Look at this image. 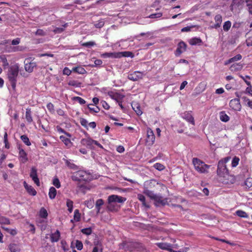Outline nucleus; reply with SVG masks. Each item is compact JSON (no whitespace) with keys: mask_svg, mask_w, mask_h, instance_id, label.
<instances>
[{"mask_svg":"<svg viewBox=\"0 0 252 252\" xmlns=\"http://www.w3.org/2000/svg\"><path fill=\"white\" fill-rule=\"evenodd\" d=\"M35 34L37 35L45 36L46 34V33L43 30L39 29L37 30Z\"/></svg>","mask_w":252,"mask_h":252,"instance_id":"nucleus-60","label":"nucleus"},{"mask_svg":"<svg viewBox=\"0 0 252 252\" xmlns=\"http://www.w3.org/2000/svg\"><path fill=\"white\" fill-rule=\"evenodd\" d=\"M21 140L27 146H30L31 143L29 140V138L26 135H22L20 136Z\"/></svg>","mask_w":252,"mask_h":252,"instance_id":"nucleus-43","label":"nucleus"},{"mask_svg":"<svg viewBox=\"0 0 252 252\" xmlns=\"http://www.w3.org/2000/svg\"><path fill=\"white\" fill-rule=\"evenodd\" d=\"M24 187L26 189L27 192L32 196H35L36 194V191L31 186H29L26 182H24Z\"/></svg>","mask_w":252,"mask_h":252,"instance_id":"nucleus-25","label":"nucleus"},{"mask_svg":"<svg viewBox=\"0 0 252 252\" xmlns=\"http://www.w3.org/2000/svg\"><path fill=\"white\" fill-rule=\"evenodd\" d=\"M53 184L55 186L57 189H59L61 187V183L58 178H55L53 181Z\"/></svg>","mask_w":252,"mask_h":252,"instance_id":"nucleus-55","label":"nucleus"},{"mask_svg":"<svg viewBox=\"0 0 252 252\" xmlns=\"http://www.w3.org/2000/svg\"><path fill=\"white\" fill-rule=\"evenodd\" d=\"M19 71L20 66L17 63L11 65L8 68L7 77L13 90L16 89Z\"/></svg>","mask_w":252,"mask_h":252,"instance_id":"nucleus-1","label":"nucleus"},{"mask_svg":"<svg viewBox=\"0 0 252 252\" xmlns=\"http://www.w3.org/2000/svg\"><path fill=\"white\" fill-rule=\"evenodd\" d=\"M107 209L110 212H117L119 210V207L113 204V203H108Z\"/></svg>","mask_w":252,"mask_h":252,"instance_id":"nucleus-33","label":"nucleus"},{"mask_svg":"<svg viewBox=\"0 0 252 252\" xmlns=\"http://www.w3.org/2000/svg\"><path fill=\"white\" fill-rule=\"evenodd\" d=\"M156 245L160 249L167 250L170 252H177L171 248V244L167 243H157Z\"/></svg>","mask_w":252,"mask_h":252,"instance_id":"nucleus-19","label":"nucleus"},{"mask_svg":"<svg viewBox=\"0 0 252 252\" xmlns=\"http://www.w3.org/2000/svg\"><path fill=\"white\" fill-rule=\"evenodd\" d=\"M104 204V201L102 199H98L96 201L95 208L96 209V214L99 213L101 207Z\"/></svg>","mask_w":252,"mask_h":252,"instance_id":"nucleus-34","label":"nucleus"},{"mask_svg":"<svg viewBox=\"0 0 252 252\" xmlns=\"http://www.w3.org/2000/svg\"><path fill=\"white\" fill-rule=\"evenodd\" d=\"M246 188L250 189L252 187V178H248L244 182Z\"/></svg>","mask_w":252,"mask_h":252,"instance_id":"nucleus-47","label":"nucleus"},{"mask_svg":"<svg viewBox=\"0 0 252 252\" xmlns=\"http://www.w3.org/2000/svg\"><path fill=\"white\" fill-rule=\"evenodd\" d=\"M192 164L195 170L200 173H207L210 167V165L205 164L204 162L197 158H193Z\"/></svg>","mask_w":252,"mask_h":252,"instance_id":"nucleus-4","label":"nucleus"},{"mask_svg":"<svg viewBox=\"0 0 252 252\" xmlns=\"http://www.w3.org/2000/svg\"><path fill=\"white\" fill-rule=\"evenodd\" d=\"M80 143L82 145L86 146L87 148L90 149H93L94 148V145H96L99 148H103V146L98 143V141L93 140L90 137L82 139Z\"/></svg>","mask_w":252,"mask_h":252,"instance_id":"nucleus-7","label":"nucleus"},{"mask_svg":"<svg viewBox=\"0 0 252 252\" xmlns=\"http://www.w3.org/2000/svg\"><path fill=\"white\" fill-rule=\"evenodd\" d=\"M81 231L83 234L87 235H89L92 233V230L91 227L82 229Z\"/></svg>","mask_w":252,"mask_h":252,"instance_id":"nucleus-51","label":"nucleus"},{"mask_svg":"<svg viewBox=\"0 0 252 252\" xmlns=\"http://www.w3.org/2000/svg\"><path fill=\"white\" fill-rule=\"evenodd\" d=\"M80 123L83 126L88 129V122L87 120L84 118H80Z\"/></svg>","mask_w":252,"mask_h":252,"instance_id":"nucleus-57","label":"nucleus"},{"mask_svg":"<svg viewBox=\"0 0 252 252\" xmlns=\"http://www.w3.org/2000/svg\"><path fill=\"white\" fill-rule=\"evenodd\" d=\"M36 66V63L31 58H27L24 61V67L27 72L31 73Z\"/></svg>","mask_w":252,"mask_h":252,"instance_id":"nucleus-9","label":"nucleus"},{"mask_svg":"<svg viewBox=\"0 0 252 252\" xmlns=\"http://www.w3.org/2000/svg\"><path fill=\"white\" fill-rule=\"evenodd\" d=\"M219 180L223 184H233L235 182L236 179L234 176L230 175L229 173L219 177Z\"/></svg>","mask_w":252,"mask_h":252,"instance_id":"nucleus-8","label":"nucleus"},{"mask_svg":"<svg viewBox=\"0 0 252 252\" xmlns=\"http://www.w3.org/2000/svg\"><path fill=\"white\" fill-rule=\"evenodd\" d=\"M3 138L5 148L7 149H9L10 148V144L8 141L7 134L6 132H5Z\"/></svg>","mask_w":252,"mask_h":252,"instance_id":"nucleus-50","label":"nucleus"},{"mask_svg":"<svg viewBox=\"0 0 252 252\" xmlns=\"http://www.w3.org/2000/svg\"><path fill=\"white\" fill-rule=\"evenodd\" d=\"M0 224H10V220L5 217L1 216L0 215Z\"/></svg>","mask_w":252,"mask_h":252,"instance_id":"nucleus-40","label":"nucleus"},{"mask_svg":"<svg viewBox=\"0 0 252 252\" xmlns=\"http://www.w3.org/2000/svg\"><path fill=\"white\" fill-rule=\"evenodd\" d=\"M83 245L82 242L79 240L76 241V248L78 250H81L83 249Z\"/></svg>","mask_w":252,"mask_h":252,"instance_id":"nucleus-58","label":"nucleus"},{"mask_svg":"<svg viewBox=\"0 0 252 252\" xmlns=\"http://www.w3.org/2000/svg\"><path fill=\"white\" fill-rule=\"evenodd\" d=\"M108 95L112 99L116 101L117 102L119 101L121 102V100H123L124 98L125 97L124 95L118 93H115L112 91L108 92Z\"/></svg>","mask_w":252,"mask_h":252,"instance_id":"nucleus-18","label":"nucleus"},{"mask_svg":"<svg viewBox=\"0 0 252 252\" xmlns=\"http://www.w3.org/2000/svg\"><path fill=\"white\" fill-rule=\"evenodd\" d=\"M72 71L80 74H84L87 73V71L85 68L80 66L73 67L72 68Z\"/></svg>","mask_w":252,"mask_h":252,"instance_id":"nucleus-32","label":"nucleus"},{"mask_svg":"<svg viewBox=\"0 0 252 252\" xmlns=\"http://www.w3.org/2000/svg\"><path fill=\"white\" fill-rule=\"evenodd\" d=\"M244 2V0H232V3L230 6L231 11H233L234 9H236L241 6Z\"/></svg>","mask_w":252,"mask_h":252,"instance_id":"nucleus-20","label":"nucleus"},{"mask_svg":"<svg viewBox=\"0 0 252 252\" xmlns=\"http://www.w3.org/2000/svg\"><path fill=\"white\" fill-rule=\"evenodd\" d=\"M231 26V23L230 21H227L224 22L223 25V29L225 32H227L229 30Z\"/></svg>","mask_w":252,"mask_h":252,"instance_id":"nucleus-46","label":"nucleus"},{"mask_svg":"<svg viewBox=\"0 0 252 252\" xmlns=\"http://www.w3.org/2000/svg\"><path fill=\"white\" fill-rule=\"evenodd\" d=\"M236 215L240 218H249V215L247 214V213L246 212H245L243 210H241L236 211Z\"/></svg>","mask_w":252,"mask_h":252,"instance_id":"nucleus-39","label":"nucleus"},{"mask_svg":"<svg viewBox=\"0 0 252 252\" xmlns=\"http://www.w3.org/2000/svg\"><path fill=\"white\" fill-rule=\"evenodd\" d=\"M187 44L184 41L180 42L177 46V48L175 51L176 56H179L182 53L185 52L187 49Z\"/></svg>","mask_w":252,"mask_h":252,"instance_id":"nucleus-16","label":"nucleus"},{"mask_svg":"<svg viewBox=\"0 0 252 252\" xmlns=\"http://www.w3.org/2000/svg\"><path fill=\"white\" fill-rule=\"evenodd\" d=\"M132 109L136 112L137 115L140 116L142 114V111L141 109V107L138 103H132L131 104Z\"/></svg>","mask_w":252,"mask_h":252,"instance_id":"nucleus-28","label":"nucleus"},{"mask_svg":"<svg viewBox=\"0 0 252 252\" xmlns=\"http://www.w3.org/2000/svg\"><path fill=\"white\" fill-rule=\"evenodd\" d=\"M120 53H108L106 52L101 55V57L102 58H118L120 57Z\"/></svg>","mask_w":252,"mask_h":252,"instance_id":"nucleus-23","label":"nucleus"},{"mask_svg":"<svg viewBox=\"0 0 252 252\" xmlns=\"http://www.w3.org/2000/svg\"><path fill=\"white\" fill-rule=\"evenodd\" d=\"M230 159V157H226L219 161L217 169V174L219 177L228 173V170L226 168L225 164Z\"/></svg>","mask_w":252,"mask_h":252,"instance_id":"nucleus-6","label":"nucleus"},{"mask_svg":"<svg viewBox=\"0 0 252 252\" xmlns=\"http://www.w3.org/2000/svg\"><path fill=\"white\" fill-rule=\"evenodd\" d=\"M149 197L155 200L157 203L160 204H164V201L162 199V197L161 195H158L156 194H155L154 193H153L152 195H150L149 196Z\"/></svg>","mask_w":252,"mask_h":252,"instance_id":"nucleus-21","label":"nucleus"},{"mask_svg":"<svg viewBox=\"0 0 252 252\" xmlns=\"http://www.w3.org/2000/svg\"><path fill=\"white\" fill-rule=\"evenodd\" d=\"M49 197L51 199H53L55 198L56 195H57V190L56 189L53 187H51L49 189Z\"/></svg>","mask_w":252,"mask_h":252,"instance_id":"nucleus-36","label":"nucleus"},{"mask_svg":"<svg viewBox=\"0 0 252 252\" xmlns=\"http://www.w3.org/2000/svg\"><path fill=\"white\" fill-rule=\"evenodd\" d=\"M73 220H71V222H73L74 220L76 222H78L81 219V214L79 213V211L78 209H76L74 212V217Z\"/></svg>","mask_w":252,"mask_h":252,"instance_id":"nucleus-35","label":"nucleus"},{"mask_svg":"<svg viewBox=\"0 0 252 252\" xmlns=\"http://www.w3.org/2000/svg\"><path fill=\"white\" fill-rule=\"evenodd\" d=\"M220 119L223 122H227L229 121V117L226 114L225 111H221L220 112Z\"/></svg>","mask_w":252,"mask_h":252,"instance_id":"nucleus-30","label":"nucleus"},{"mask_svg":"<svg viewBox=\"0 0 252 252\" xmlns=\"http://www.w3.org/2000/svg\"><path fill=\"white\" fill-rule=\"evenodd\" d=\"M202 42V40L198 37H193L189 40V43L191 45H199Z\"/></svg>","mask_w":252,"mask_h":252,"instance_id":"nucleus-31","label":"nucleus"},{"mask_svg":"<svg viewBox=\"0 0 252 252\" xmlns=\"http://www.w3.org/2000/svg\"><path fill=\"white\" fill-rule=\"evenodd\" d=\"M155 141V135L151 128L148 127L147 129V136L146 144L148 146H152Z\"/></svg>","mask_w":252,"mask_h":252,"instance_id":"nucleus-10","label":"nucleus"},{"mask_svg":"<svg viewBox=\"0 0 252 252\" xmlns=\"http://www.w3.org/2000/svg\"><path fill=\"white\" fill-rule=\"evenodd\" d=\"M67 26V23H65L63 25L62 28H56L54 30L53 32L55 33H60L63 32L64 31V29Z\"/></svg>","mask_w":252,"mask_h":252,"instance_id":"nucleus-42","label":"nucleus"},{"mask_svg":"<svg viewBox=\"0 0 252 252\" xmlns=\"http://www.w3.org/2000/svg\"><path fill=\"white\" fill-rule=\"evenodd\" d=\"M66 206L68 208V212L71 213L73 211V202L71 200L67 199L66 200Z\"/></svg>","mask_w":252,"mask_h":252,"instance_id":"nucleus-41","label":"nucleus"},{"mask_svg":"<svg viewBox=\"0 0 252 252\" xmlns=\"http://www.w3.org/2000/svg\"><path fill=\"white\" fill-rule=\"evenodd\" d=\"M154 166L156 169L159 171H161L163 170L165 168L164 166L160 163H155Z\"/></svg>","mask_w":252,"mask_h":252,"instance_id":"nucleus-54","label":"nucleus"},{"mask_svg":"<svg viewBox=\"0 0 252 252\" xmlns=\"http://www.w3.org/2000/svg\"><path fill=\"white\" fill-rule=\"evenodd\" d=\"M229 105L230 107L235 111H239L241 109L240 100L238 98L231 99L229 102Z\"/></svg>","mask_w":252,"mask_h":252,"instance_id":"nucleus-15","label":"nucleus"},{"mask_svg":"<svg viewBox=\"0 0 252 252\" xmlns=\"http://www.w3.org/2000/svg\"><path fill=\"white\" fill-rule=\"evenodd\" d=\"M30 176L37 186H40L39 180L37 176V170L35 167L31 168Z\"/></svg>","mask_w":252,"mask_h":252,"instance_id":"nucleus-14","label":"nucleus"},{"mask_svg":"<svg viewBox=\"0 0 252 252\" xmlns=\"http://www.w3.org/2000/svg\"><path fill=\"white\" fill-rule=\"evenodd\" d=\"M2 63V66L4 68L9 66V63L5 55H0V63Z\"/></svg>","mask_w":252,"mask_h":252,"instance_id":"nucleus-38","label":"nucleus"},{"mask_svg":"<svg viewBox=\"0 0 252 252\" xmlns=\"http://www.w3.org/2000/svg\"><path fill=\"white\" fill-rule=\"evenodd\" d=\"M39 216L41 218L46 219L48 216L47 210L43 207L41 208L39 211Z\"/></svg>","mask_w":252,"mask_h":252,"instance_id":"nucleus-44","label":"nucleus"},{"mask_svg":"<svg viewBox=\"0 0 252 252\" xmlns=\"http://www.w3.org/2000/svg\"><path fill=\"white\" fill-rule=\"evenodd\" d=\"M46 106H47V108L50 112H52L54 111V106L52 103H51V102L48 103L47 104Z\"/></svg>","mask_w":252,"mask_h":252,"instance_id":"nucleus-62","label":"nucleus"},{"mask_svg":"<svg viewBox=\"0 0 252 252\" xmlns=\"http://www.w3.org/2000/svg\"><path fill=\"white\" fill-rule=\"evenodd\" d=\"M182 118L192 125H195V121L191 111L185 112L183 114Z\"/></svg>","mask_w":252,"mask_h":252,"instance_id":"nucleus-17","label":"nucleus"},{"mask_svg":"<svg viewBox=\"0 0 252 252\" xmlns=\"http://www.w3.org/2000/svg\"><path fill=\"white\" fill-rule=\"evenodd\" d=\"M56 129H57V130L59 132L64 133L66 135H67L68 137H71V134L70 133H69L68 132H66L63 128H62L59 126H56Z\"/></svg>","mask_w":252,"mask_h":252,"instance_id":"nucleus-49","label":"nucleus"},{"mask_svg":"<svg viewBox=\"0 0 252 252\" xmlns=\"http://www.w3.org/2000/svg\"><path fill=\"white\" fill-rule=\"evenodd\" d=\"M73 99L74 100L78 101L80 104H84L86 103V101L79 96H74Z\"/></svg>","mask_w":252,"mask_h":252,"instance_id":"nucleus-56","label":"nucleus"},{"mask_svg":"<svg viewBox=\"0 0 252 252\" xmlns=\"http://www.w3.org/2000/svg\"><path fill=\"white\" fill-rule=\"evenodd\" d=\"M25 119L28 124H31L33 122L31 109L28 108L26 109L25 113Z\"/></svg>","mask_w":252,"mask_h":252,"instance_id":"nucleus-24","label":"nucleus"},{"mask_svg":"<svg viewBox=\"0 0 252 252\" xmlns=\"http://www.w3.org/2000/svg\"><path fill=\"white\" fill-rule=\"evenodd\" d=\"M214 20L215 24L212 26L213 28L216 29L220 27L222 22V16L220 14H217L215 16Z\"/></svg>","mask_w":252,"mask_h":252,"instance_id":"nucleus-22","label":"nucleus"},{"mask_svg":"<svg viewBox=\"0 0 252 252\" xmlns=\"http://www.w3.org/2000/svg\"><path fill=\"white\" fill-rule=\"evenodd\" d=\"M240 159L238 157H235L233 158L231 165L232 167H236L238 165Z\"/></svg>","mask_w":252,"mask_h":252,"instance_id":"nucleus-52","label":"nucleus"},{"mask_svg":"<svg viewBox=\"0 0 252 252\" xmlns=\"http://www.w3.org/2000/svg\"><path fill=\"white\" fill-rule=\"evenodd\" d=\"M138 199L141 202H142V204L143 205H145V204H146V199H145V196L143 195H142L141 194H138Z\"/></svg>","mask_w":252,"mask_h":252,"instance_id":"nucleus-61","label":"nucleus"},{"mask_svg":"<svg viewBox=\"0 0 252 252\" xmlns=\"http://www.w3.org/2000/svg\"><path fill=\"white\" fill-rule=\"evenodd\" d=\"M243 64L241 63H233L229 68V69L233 72L238 71L242 69Z\"/></svg>","mask_w":252,"mask_h":252,"instance_id":"nucleus-26","label":"nucleus"},{"mask_svg":"<svg viewBox=\"0 0 252 252\" xmlns=\"http://www.w3.org/2000/svg\"><path fill=\"white\" fill-rule=\"evenodd\" d=\"M60 232L59 230H57L56 232L54 233H52L51 235V241L52 242H58L60 238Z\"/></svg>","mask_w":252,"mask_h":252,"instance_id":"nucleus-29","label":"nucleus"},{"mask_svg":"<svg viewBox=\"0 0 252 252\" xmlns=\"http://www.w3.org/2000/svg\"><path fill=\"white\" fill-rule=\"evenodd\" d=\"M246 6L249 14L252 15V3H246Z\"/></svg>","mask_w":252,"mask_h":252,"instance_id":"nucleus-64","label":"nucleus"},{"mask_svg":"<svg viewBox=\"0 0 252 252\" xmlns=\"http://www.w3.org/2000/svg\"><path fill=\"white\" fill-rule=\"evenodd\" d=\"M91 174L84 170H79L74 172L71 177L73 181H85L91 180Z\"/></svg>","mask_w":252,"mask_h":252,"instance_id":"nucleus-5","label":"nucleus"},{"mask_svg":"<svg viewBox=\"0 0 252 252\" xmlns=\"http://www.w3.org/2000/svg\"><path fill=\"white\" fill-rule=\"evenodd\" d=\"M242 57L240 54H237L235 56L229 59L227 61H225L224 63V65H227L229 63H234L235 62L240 60L242 59Z\"/></svg>","mask_w":252,"mask_h":252,"instance_id":"nucleus-27","label":"nucleus"},{"mask_svg":"<svg viewBox=\"0 0 252 252\" xmlns=\"http://www.w3.org/2000/svg\"><path fill=\"white\" fill-rule=\"evenodd\" d=\"M60 139L66 146L70 147L71 146L72 142L68 138H67L63 135H61L60 137Z\"/></svg>","mask_w":252,"mask_h":252,"instance_id":"nucleus-37","label":"nucleus"},{"mask_svg":"<svg viewBox=\"0 0 252 252\" xmlns=\"http://www.w3.org/2000/svg\"><path fill=\"white\" fill-rule=\"evenodd\" d=\"M144 75L143 72L136 71L128 74L127 77L130 80L136 81L142 79Z\"/></svg>","mask_w":252,"mask_h":252,"instance_id":"nucleus-11","label":"nucleus"},{"mask_svg":"<svg viewBox=\"0 0 252 252\" xmlns=\"http://www.w3.org/2000/svg\"><path fill=\"white\" fill-rule=\"evenodd\" d=\"M158 185H159L161 188L165 187V185L158 183L155 180H151L145 182L144 184V193L148 196L152 195L154 193V189Z\"/></svg>","mask_w":252,"mask_h":252,"instance_id":"nucleus-3","label":"nucleus"},{"mask_svg":"<svg viewBox=\"0 0 252 252\" xmlns=\"http://www.w3.org/2000/svg\"><path fill=\"white\" fill-rule=\"evenodd\" d=\"M162 15V14L161 13H154V14H151L149 16V17L150 18L154 19V18H159V17H161Z\"/></svg>","mask_w":252,"mask_h":252,"instance_id":"nucleus-63","label":"nucleus"},{"mask_svg":"<svg viewBox=\"0 0 252 252\" xmlns=\"http://www.w3.org/2000/svg\"><path fill=\"white\" fill-rule=\"evenodd\" d=\"M68 85L71 86H73L75 87H79L81 86V83L79 82L78 81L72 80H70L68 83Z\"/></svg>","mask_w":252,"mask_h":252,"instance_id":"nucleus-45","label":"nucleus"},{"mask_svg":"<svg viewBox=\"0 0 252 252\" xmlns=\"http://www.w3.org/2000/svg\"><path fill=\"white\" fill-rule=\"evenodd\" d=\"M18 149L19 150L18 158L20 162L22 163H26L29 160L27 153L20 146H19Z\"/></svg>","mask_w":252,"mask_h":252,"instance_id":"nucleus-12","label":"nucleus"},{"mask_svg":"<svg viewBox=\"0 0 252 252\" xmlns=\"http://www.w3.org/2000/svg\"><path fill=\"white\" fill-rule=\"evenodd\" d=\"M95 45V43L94 41H88L84 42L82 44V46L86 47H90Z\"/></svg>","mask_w":252,"mask_h":252,"instance_id":"nucleus-59","label":"nucleus"},{"mask_svg":"<svg viewBox=\"0 0 252 252\" xmlns=\"http://www.w3.org/2000/svg\"><path fill=\"white\" fill-rule=\"evenodd\" d=\"M119 249L125 252H132L134 251H141L144 249L142 244L138 242L124 241L119 245Z\"/></svg>","mask_w":252,"mask_h":252,"instance_id":"nucleus-2","label":"nucleus"},{"mask_svg":"<svg viewBox=\"0 0 252 252\" xmlns=\"http://www.w3.org/2000/svg\"><path fill=\"white\" fill-rule=\"evenodd\" d=\"M212 238H213V239H214L215 240H218V241H221V242H223V243H225L228 244H229V245H230L231 246H234V243H231L230 241L226 240L225 239H220L219 238L215 237H213Z\"/></svg>","mask_w":252,"mask_h":252,"instance_id":"nucleus-53","label":"nucleus"},{"mask_svg":"<svg viewBox=\"0 0 252 252\" xmlns=\"http://www.w3.org/2000/svg\"><path fill=\"white\" fill-rule=\"evenodd\" d=\"M66 165L70 169H72L74 170H76L78 169V167L74 163L70 162L69 160H66L65 161Z\"/></svg>","mask_w":252,"mask_h":252,"instance_id":"nucleus-48","label":"nucleus"},{"mask_svg":"<svg viewBox=\"0 0 252 252\" xmlns=\"http://www.w3.org/2000/svg\"><path fill=\"white\" fill-rule=\"evenodd\" d=\"M126 200L125 197L115 194L109 196L107 199L108 203L118 202L120 203H124Z\"/></svg>","mask_w":252,"mask_h":252,"instance_id":"nucleus-13","label":"nucleus"}]
</instances>
